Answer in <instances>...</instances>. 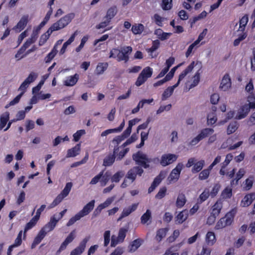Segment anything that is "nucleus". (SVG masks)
Returning <instances> with one entry per match:
<instances>
[{"instance_id": "f704fd0d", "label": "nucleus", "mask_w": 255, "mask_h": 255, "mask_svg": "<svg viewBox=\"0 0 255 255\" xmlns=\"http://www.w3.org/2000/svg\"><path fill=\"white\" fill-rule=\"evenodd\" d=\"M222 208V203L220 200L217 201V202L212 206L211 214L214 216H218L220 214L221 209Z\"/></svg>"}, {"instance_id": "bb28decb", "label": "nucleus", "mask_w": 255, "mask_h": 255, "mask_svg": "<svg viewBox=\"0 0 255 255\" xmlns=\"http://www.w3.org/2000/svg\"><path fill=\"white\" fill-rule=\"evenodd\" d=\"M109 64L107 62H99L96 67L95 73L96 75H100L103 74L107 69Z\"/></svg>"}, {"instance_id": "09e8293b", "label": "nucleus", "mask_w": 255, "mask_h": 255, "mask_svg": "<svg viewBox=\"0 0 255 255\" xmlns=\"http://www.w3.org/2000/svg\"><path fill=\"white\" fill-rule=\"evenodd\" d=\"M201 68L196 72L193 77V81L190 86V88H192L196 86L200 81V75Z\"/></svg>"}, {"instance_id": "c03bdc74", "label": "nucleus", "mask_w": 255, "mask_h": 255, "mask_svg": "<svg viewBox=\"0 0 255 255\" xmlns=\"http://www.w3.org/2000/svg\"><path fill=\"white\" fill-rule=\"evenodd\" d=\"M188 217L187 211L186 210L180 212L176 217V221L179 224H182Z\"/></svg>"}, {"instance_id": "4c0bfd02", "label": "nucleus", "mask_w": 255, "mask_h": 255, "mask_svg": "<svg viewBox=\"0 0 255 255\" xmlns=\"http://www.w3.org/2000/svg\"><path fill=\"white\" fill-rule=\"evenodd\" d=\"M249 21V17L248 14L244 15L239 21L240 26L239 31L243 32L245 30L246 26Z\"/></svg>"}, {"instance_id": "a878e982", "label": "nucleus", "mask_w": 255, "mask_h": 255, "mask_svg": "<svg viewBox=\"0 0 255 255\" xmlns=\"http://www.w3.org/2000/svg\"><path fill=\"white\" fill-rule=\"evenodd\" d=\"M151 212L149 209H147L140 218L141 223L143 225L146 224L149 225L151 223Z\"/></svg>"}, {"instance_id": "ddd939ff", "label": "nucleus", "mask_w": 255, "mask_h": 255, "mask_svg": "<svg viewBox=\"0 0 255 255\" xmlns=\"http://www.w3.org/2000/svg\"><path fill=\"white\" fill-rule=\"evenodd\" d=\"M29 21L28 14L23 15L17 24L13 27V29L17 32H19L23 30Z\"/></svg>"}, {"instance_id": "37998d69", "label": "nucleus", "mask_w": 255, "mask_h": 255, "mask_svg": "<svg viewBox=\"0 0 255 255\" xmlns=\"http://www.w3.org/2000/svg\"><path fill=\"white\" fill-rule=\"evenodd\" d=\"M155 34L157 35L158 36V37L161 40H164L167 39L169 36L171 35V33H167L163 32L162 30L161 29H156L155 31L154 32Z\"/></svg>"}, {"instance_id": "412c9836", "label": "nucleus", "mask_w": 255, "mask_h": 255, "mask_svg": "<svg viewBox=\"0 0 255 255\" xmlns=\"http://www.w3.org/2000/svg\"><path fill=\"white\" fill-rule=\"evenodd\" d=\"M106 173L104 175V171H101L98 175L95 176L91 181V184H95L98 183L101 179L102 181L106 183L109 179V176L107 175Z\"/></svg>"}, {"instance_id": "9b49d317", "label": "nucleus", "mask_w": 255, "mask_h": 255, "mask_svg": "<svg viewBox=\"0 0 255 255\" xmlns=\"http://www.w3.org/2000/svg\"><path fill=\"white\" fill-rule=\"evenodd\" d=\"M143 173V170L141 166H134L128 170L126 178L129 180L130 183H132L135 180L137 175L141 176Z\"/></svg>"}, {"instance_id": "58836bf2", "label": "nucleus", "mask_w": 255, "mask_h": 255, "mask_svg": "<svg viewBox=\"0 0 255 255\" xmlns=\"http://www.w3.org/2000/svg\"><path fill=\"white\" fill-rule=\"evenodd\" d=\"M141 240L137 239L131 242L129 246V252H135L141 245Z\"/></svg>"}, {"instance_id": "69168bd1", "label": "nucleus", "mask_w": 255, "mask_h": 255, "mask_svg": "<svg viewBox=\"0 0 255 255\" xmlns=\"http://www.w3.org/2000/svg\"><path fill=\"white\" fill-rule=\"evenodd\" d=\"M127 230L124 228H121L120 229L118 233V237L121 240V242H123L126 237V233Z\"/></svg>"}, {"instance_id": "aec40b11", "label": "nucleus", "mask_w": 255, "mask_h": 255, "mask_svg": "<svg viewBox=\"0 0 255 255\" xmlns=\"http://www.w3.org/2000/svg\"><path fill=\"white\" fill-rule=\"evenodd\" d=\"M255 198V192H252L247 194L242 199L241 205L243 207H248L250 206Z\"/></svg>"}, {"instance_id": "e433bc0d", "label": "nucleus", "mask_w": 255, "mask_h": 255, "mask_svg": "<svg viewBox=\"0 0 255 255\" xmlns=\"http://www.w3.org/2000/svg\"><path fill=\"white\" fill-rule=\"evenodd\" d=\"M9 119V113L6 112L0 117V129L3 128L6 126Z\"/></svg>"}, {"instance_id": "72a5a7b5", "label": "nucleus", "mask_w": 255, "mask_h": 255, "mask_svg": "<svg viewBox=\"0 0 255 255\" xmlns=\"http://www.w3.org/2000/svg\"><path fill=\"white\" fill-rule=\"evenodd\" d=\"M216 241L215 235L213 232H207L206 236V242L209 246H213Z\"/></svg>"}, {"instance_id": "0e129e2a", "label": "nucleus", "mask_w": 255, "mask_h": 255, "mask_svg": "<svg viewBox=\"0 0 255 255\" xmlns=\"http://www.w3.org/2000/svg\"><path fill=\"white\" fill-rule=\"evenodd\" d=\"M209 174L210 172L208 170L204 169L199 173V179L200 180H205L208 178Z\"/></svg>"}, {"instance_id": "7ed1b4c3", "label": "nucleus", "mask_w": 255, "mask_h": 255, "mask_svg": "<svg viewBox=\"0 0 255 255\" xmlns=\"http://www.w3.org/2000/svg\"><path fill=\"white\" fill-rule=\"evenodd\" d=\"M132 157L137 164L143 167L144 169H146L149 167L148 163L150 162H152L154 163L160 162L159 159L158 157L153 158H148L146 154H143L140 151L133 154Z\"/></svg>"}, {"instance_id": "ea45409f", "label": "nucleus", "mask_w": 255, "mask_h": 255, "mask_svg": "<svg viewBox=\"0 0 255 255\" xmlns=\"http://www.w3.org/2000/svg\"><path fill=\"white\" fill-rule=\"evenodd\" d=\"M205 165V161L203 159L195 163L192 169V172L193 173H197L200 171Z\"/></svg>"}, {"instance_id": "680f3d73", "label": "nucleus", "mask_w": 255, "mask_h": 255, "mask_svg": "<svg viewBox=\"0 0 255 255\" xmlns=\"http://www.w3.org/2000/svg\"><path fill=\"white\" fill-rule=\"evenodd\" d=\"M110 235L111 232L110 231H106L104 234V246L107 247L108 245L110 243Z\"/></svg>"}, {"instance_id": "5fc2aeb1", "label": "nucleus", "mask_w": 255, "mask_h": 255, "mask_svg": "<svg viewBox=\"0 0 255 255\" xmlns=\"http://www.w3.org/2000/svg\"><path fill=\"white\" fill-rule=\"evenodd\" d=\"M129 148L127 147L124 148L119 153L117 152L116 154L117 160H121L129 151Z\"/></svg>"}, {"instance_id": "49530a36", "label": "nucleus", "mask_w": 255, "mask_h": 255, "mask_svg": "<svg viewBox=\"0 0 255 255\" xmlns=\"http://www.w3.org/2000/svg\"><path fill=\"white\" fill-rule=\"evenodd\" d=\"M186 201L185 196L182 193L179 194L176 201V206L178 208L182 207Z\"/></svg>"}, {"instance_id": "39448f33", "label": "nucleus", "mask_w": 255, "mask_h": 255, "mask_svg": "<svg viewBox=\"0 0 255 255\" xmlns=\"http://www.w3.org/2000/svg\"><path fill=\"white\" fill-rule=\"evenodd\" d=\"M117 13V9L116 6H112L109 8L107 11L106 16L104 18L105 20L97 24L96 26V28L99 29L106 27L110 24L111 20L116 15Z\"/></svg>"}, {"instance_id": "774afa93", "label": "nucleus", "mask_w": 255, "mask_h": 255, "mask_svg": "<svg viewBox=\"0 0 255 255\" xmlns=\"http://www.w3.org/2000/svg\"><path fill=\"white\" fill-rule=\"evenodd\" d=\"M76 230H74L71 232L69 235L65 239V241L68 244L71 243L75 238Z\"/></svg>"}, {"instance_id": "2eb2a0df", "label": "nucleus", "mask_w": 255, "mask_h": 255, "mask_svg": "<svg viewBox=\"0 0 255 255\" xmlns=\"http://www.w3.org/2000/svg\"><path fill=\"white\" fill-rule=\"evenodd\" d=\"M90 239L89 237L85 238L80 243L79 246L74 249L70 253V255H80L84 251L86 244Z\"/></svg>"}, {"instance_id": "c85d7f7f", "label": "nucleus", "mask_w": 255, "mask_h": 255, "mask_svg": "<svg viewBox=\"0 0 255 255\" xmlns=\"http://www.w3.org/2000/svg\"><path fill=\"white\" fill-rule=\"evenodd\" d=\"M44 231H42L40 230L39 232H38L37 236L35 237L33 242L31 245V248H33L35 247V246L39 244L41 241L44 238V237L46 236V234L44 233Z\"/></svg>"}, {"instance_id": "f3484780", "label": "nucleus", "mask_w": 255, "mask_h": 255, "mask_svg": "<svg viewBox=\"0 0 255 255\" xmlns=\"http://www.w3.org/2000/svg\"><path fill=\"white\" fill-rule=\"evenodd\" d=\"M231 86V80L230 76L228 74H226L221 82L220 88L224 91H226L228 90Z\"/></svg>"}, {"instance_id": "2f4dec72", "label": "nucleus", "mask_w": 255, "mask_h": 255, "mask_svg": "<svg viewBox=\"0 0 255 255\" xmlns=\"http://www.w3.org/2000/svg\"><path fill=\"white\" fill-rule=\"evenodd\" d=\"M144 29V25L141 23H135L132 25L131 30L134 35L141 34Z\"/></svg>"}, {"instance_id": "4be33fe9", "label": "nucleus", "mask_w": 255, "mask_h": 255, "mask_svg": "<svg viewBox=\"0 0 255 255\" xmlns=\"http://www.w3.org/2000/svg\"><path fill=\"white\" fill-rule=\"evenodd\" d=\"M138 203H134L132 204L131 206H129L127 208H125L123 210L120 217L118 219V220H120L128 216L131 213L134 211L137 208Z\"/></svg>"}, {"instance_id": "a211bd4d", "label": "nucleus", "mask_w": 255, "mask_h": 255, "mask_svg": "<svg viewBox=\"0 0 255 255\" xmlns=\"http://www.w3.org/2000/svg\"><path fill=\"white\" fill-rule=\"evenodd\" d=\"M117 153H115L114 150H113V152L112 153H109L108 154L103 160V166L105 167L111 166H112L116 159V154Z\"/></svg>"}, {"instance_id": "3c124183", "label": "nucleus", "mask_w": 255, "mask_h": 255, "mask_svg": "<svg viewBox=\"0 0 255 255\" xmlns=\"http://www.w3.org/2000/svg\"><path fill=\"white\" fill-rule=\"evenodd\" d=\"M23 94V92H21V93H20L19 95H18L17 96H16V97H15L12 101H11L8 104H7L5 106V108L6 109H7L10 106H13V105L17 104L19 102Z\"/></svg>"}, {"instance_id": "393cba45", "label": "nucleus", "mask_w": 255, "mask_h": 255, "mask_svg": "<svg viewBox=\"0 0 255 255\" xmlns=\"http://www.w3.org/2000/svg\"><path fill=\"white\" fill-rule=\"evenodd\" d=\"M69 193V192H61L54 200L52 203L50 204L49 208H52L58 205L64 198L68 195Z\"/></svg>"}, {"instance_id": "4468645a", "label": "nucleus", "mask_w": 255, "mask_h": 255, "mask_svg": "<svg viewBox=\"0 0 255 255\" xmlns=\"http://www.w3.org/2000/svg\"><path fill=\"white\" fill-rule=\"evenodd\" d=\"M57 223L58 220H56L55 215H54L50 218V221L46 224L41 229V230L44 231V233L46 235L47 233H49L54 229Z\"/></svg>"}, {"instance_id": "13d9d810", "label": "nucleus", "mask_w": 255, "mask_h": 255, "mask_svg": "<svg viewBox=\"0 0 255 255\" xmlns=\"http://www.w3.org/2000/svg\"><path fill=\"white\" fill-rule=\"evenodd\" d=\"M254 181V177L250 176L245 181V189L247 190H249L253 186Z\"/></svg>"}, {"instance_id": "603ef678", "label": "nucleus", "mask_w": 255, "mask_h": 255, "mask_svg": "<svg viewBox=\"0 0 255 255\" xmlns=\"http://www.w3.org/2000/svg\"><path fill=\"white\" fill-rule=\"evenodd\" d=\"M152 19H154V22L158 26L160 27L163 26L162 22L163 21L164 18L160 16L158 14H154Z\"/></svg>"}, {"instance_id": "052dcab7", "label": "nucleus", "mask_w": 255, "mask_h": 255, "mask_svg": "<svg viewBox=\"0 0 255 255\" xmlns=\"http://www.w3.org/2000/svg\"><path fill=\"white\" fill-rule=\"evenodd\" d=\"M233 155L231 153H228L226 156L225 160L221 163L222 167L226 168L233 159Z\"/></svg>"}, {"instance_id": "473e14b6", "label": "nucleus", "mask_w": 255, "mask_h": 255, "mask_svg": "<svg viewBox=\"0 0 255 255\" xmlns=\"http://www.w3.org/2000/svg\"><path fill=\"white\" fill-rule=\"evenodd\" d=\"M160 46V42L158 40H155L152 41V46L150 48L146 49V51L148 53H150V56L152 58L156 57L157 55H155L154 56L152 55V53L156 50Z\"/></svg>"}, {"instance_id": "8fccbe9b", "label": "nucleus", "mask_w": 255, "mask_h": 255, "mask_svg": "<svg viewBox=\"0 0 255 255\" xmlns=\"http://www.w3.org/2000/svg\"><path fill=\"white\" fill-rule=\"evenodd\" d=\"M217 121L216 114L214 113H211L207 116V124L208 125H212L214 124Z\"/></svg>"}, {"instance_id": "f03ea898", "label": "nucleus", "mask_w": 255, "mask_h": 255, "mask_svg": "<svg viewBox=\"0 0 255 255\" xmlns=\"http://www.w3.org/2000/svg\"><path fill=\"white\" fill-rule=\"evenodd\" d=\"M195 66V62H192L179 75L178 80L177 82L172 86L166 88L164 91L163 92L162 97L161 100L162 101H165L169 97H170L172 93H173L174 89L176 87H177L180 83V81L182 80L190 72H191L194 68Z\"/></svg>"}, {"instance_id": "6e6552de", "label": "nucleus", "mask_w": 255, "mask_h": 255, "mask_svg": "<svg viewBox=\"0 0 255 255\" xmlns=\"http://www.w3.org/2000/svg\"><path fill=\"white\" fill-rule=\"evenodd\" d=\"M183 167L184 165L182 163L180 162L177 164L176 166L172 170L167 177V181L168 184L174 183L178 181Z\"/></svg>"}, {"instance_id": "cd10ccee", "label": "nucleus", "mask_w": 255, "mask_h": 255, "mask_svg": "<svg viewBox=\"0 0 255 255\" xmlns=\"http://www.w3.org/2000/svg\"><path fill=\"white\" fill-rule=\"evenodd\" d=\"M125 138L122 135L116 136L114 139L112 140V142L114 144V147L113 150H114L115 153L118 152L119 150L120 143L123 141Z\"/></svg>"}, {"instance_id": "dca6fc26", "label": "nucleus", "mask_w": 255, "mask_h": 255, "mask_svg": "<svg viewBox=\"0 0 255 255\" xmlns=\"http://www.w3.org/2000/svg\"><path fill=\"white\" fill-rule=\"evenodd\" d=\"M166 173V172L164 171H161L159 175L154 178L148 191H153L165 178Z\"/></svg>"}, {"instance_id": "79ce46f5", "label": "nucleus", "mask_w": 255, "mask_h": 255, "mask_svg": "<svg viewBox=\"0 0 255 255\" xmlns=\"http://www.w3.org/2000/svg\"><path fill=\"white\" fill-rule=\"evenodd\" d=\"M239 124L237 121H233L230 123L228 126L227 132L228 134H231L235 132L238 128Z\"/></svg>"}, {"instance_id": "bf43d9fd", "label": "nucleus", "mask_w": 255, "mask_h": 255, "mask_svg": "<svg viewBox=\"0 0 255 255\" xmlns=\"http://www.w3.org/2000/svg\"><path fill=\"white\" fill-rule=\"evenodd\" d=\"M88 38L89 37L88 35H86L83 37V38L81 39L80 45L75 49V51L77 52H80L81 50V49L83 48L85 43L87 41Z\"/></svg>"}, {"instance_id": "f8f14e48", "label": "nucleus", "mask_w": 255, "mask_h": 255, "mask_svg": "<svg viewBox=\"0 0 255 255\" xmlns=\"http://www.w3.org/2000/svg\"><path fill=\"white\" fill-rule=\"evenodd\" d=\"M177 158L178 156L174 154H164L161 157L160 164L163 167L166 166L175 161Z\"/></svg>"}, {"instance_id": "c9c22d12", "label": "nucleus", "mask_w": 255, "mask_h": 255, "mask_svg": "<svg viewBox=\"0 0 255 255\" xmlns=\"http://www.w3.org/2000/svg\"><path fill=\"white\" fill-rule=\"evenodd\" d=\"M58 50L56 48V45H55L50 52H49L44 58V61L46 63H50L51 60L55 57Z\"/></svg>"}, {"instance_id": "f257e3e1", "label": "nucleus", "mask_w": 255, "mask_h": 255, "mask_svg": "<svg viewBox=\"0 0 255 255\" xmlns=\"http://www.w3.org/2000/svg\"><path fill=\"white\" fill-rule=\"evenodd\" d=\"M132 51V48L129 46H125L120 49L116 48H113L110 52L109 58H117L118 61H124L128 62L129 59V55Z\"/></svg>"}, {"instance_id": "338daca9", "label": "nucleus", "mask_w": 255, "mask_h": 255, "mask_svg": "<svg viewBox=\"0 0 255 255\" xmlns=\"http://www.w3.org/2000/svg\"><path fill=\"white\" fill-rule=\"evenodd\" d=\"M120 241L118 237L113 235L111 237V246L112 247H115L118 244L123 243Z\"/></svg>"}, {"instance_id": "c756f323", "label": "nucleus", "mask_w": 255, "mask_h": 255, "mask_svg": "<svg viewBox=\"0 0 255 255\" xmlns=\"http://www.w3.org/2000/svg\"><path fill=\"white\" fill-rule=\"evenodd\" d=\"M168 231V228H160L158 229L156 232V236L155 239L158 242H160L166 235Z\"/></svg>"}, {"instance_id": "9d476101", "label": "nucleus", "mask_w": 255, "mask_h": 255, "mask_svg": "<svg viewBox=\"0 0 255 255\" xmlns=\"http://www.w3.org/2000/svg\"><path fill=\"white\" fill-rule=\"evenodd\" d=\"M214 132V129L211 128H205L202 129L200 132L189 142L190 145H195L203 138Z\"/></svg>"}, {"instance_id": "6ab92c4d", "label": "nucleus", "mask_w": 255, "mask_h": 255, "mask_svg": "<svg viewBox=\"0 0 255 255\" xmlns=\"http://www.w3.org/2000/svg\"><path fill=\"white\" fill-rule=\"evenodd\" d=\"M95 200H93L87 204L78 213L82 217L87 215L93 209L94 207Z\"/></svg>"}, {"instance_id": "a18cd8bd", "label": "nucleus", "mask_w": 255, "mask_h": 255, "mask_svg": "<svg viewBox=\"0 0 255 255\" xmlns=\"http://www.w3.org/2000/svg\"><path fill=\"white\" fill-rule=\"evenodd\" d=\"M125 172L123 170H120L115 173L111 178L112 182H119L121 179L125 175Z\"/></svg>"}, {"instance_id": "6e6d98bb", "label": "nucleus", "mask_w": 255, "mask_h": 255, "mask_svg": "<svg viewBox=\"0 0 255 255\" xmlns=\"http://www.w3.org/2000/svg\"><path fill=\"white\" fill-rule=\"evenodd\" d=\"M89 158V154L88 152L86 153L85 157L80 161L74 162L71 165V167H76L81 164L85 163Z\"/></svg>"}, {"instance_id": "b1692460", "label": "nucleus", "mask_w": 255, "mask_h": 255, "mask_svg": "<svg viewBox=\"0 0 255 255\" xmlns=\"http://www.w3.org/2000/svg\"><path fill=\"white\" fill-rule=\"evenodd\" d=\"M81 150V143L77 144L74 147L67 150V157H75L79 154Z\"/></svg>"}, {"instance_id": "423d86ee", "label": "nucleus", "mask_w": 255, "mask_h": 255, "mask_svg": "<svg viewBox=\"0 0 255 255\" xmlns=\"http://www.w3.org/2000/svg\"><path fill=\"white\" fill-rule=\"evenodd\" d=\"M74 17L75 14L73 12L65 15L57 22L53 24V29L60 30L66 27L69 23L71 22Z\"/></svg>"}, {"instance_id": "20e7f679", "label": "nucleus", "mask_w": 255, "mask_h": 255, "mask_svg": "<svg viewBox=\"0 0 255 255\" xmlns=\"http://www.w3.org/2000/svg\"><path fill=\"white\" fill-rule=\"evenodd\" d=\"M237 213L236 209H233L226 213L225 216L221 218L216 225L215 229L219 230L230 226L232 223L235 216Z\"/></svg>"}, {"instance_id": "7c9ffc66", "label": "nucleus", "mask_w": 255, "mask_h": 255, "mask_svg": "<svg viewBox=\"0 0 255 255\" xmlns=\"http://www.w3.org/2000/svg\"><path fill=\"white\" fill-rule=\"evenodd\" d=\"M39 220L36 218L35 217H33L29 222H28L24 229L23 231V237L25 238L26 236V232L30 229H32L33 227L35 226L37 222Z\"/></svg>"}, {"instance_id": "0eeeda50", "label": "nucleus", "mask_w": 255, "mask_h": 255, "mask_svg": "<svg viewBox=\"0 0 255 255\" xmlns=\"http://www.w3.org/2000/svg\"><path fill=\"white\" fill-rule=\"evenodd\" d=\"M153 74L152 68L147 66L143 69L139 74L135 83L136 86L139 87L144 84L148 78H150Z\"/></svg>"}, {"instance_id": "e2e57ef3", "label": "nucleus", "mask_w": 255, "mask_h": 255, "mask_svg": "<svg viewBox=\"0 0 255 255\" xmlns=\"http://www.w3.org/2000/svg\"><path fill=\"white\" fill-rule=\"evenodd\" d=\"M37 74L32 72L29 74L28 76L26 78V79L24 81L27 82V83L29 84L30 83L34 81L37 78Z\"/></svg>"}, {"instance_id": "1a4fd4ad", "label": "nucleus", "mask_w": 255, "mask_h": 255, "mask_svg": "<svg viewBox=\"0 0 255 255\" xmlns=\"http://www.w3.org/2000/svg\"><path fill=\"white\" fill-rule=\"evenodd\" d=\"M254 108H255V104L251 102L241 106L238 110L235 119L239 120L245 118L251 109Z\"/></svg>"}, {"instance_id": "5701e85b", "label": "nucleus", "mask_w": 255, "mask_h": 255, "mask_svg": "<svg viewBox=\"0 0 255 255\" xmlns=\"http://www.w3.org/2000/svg\"><path fill=\"white\" fill-rule=\"evenodd\" d=\"M79 78V75L76 73L73 76L67 77L64 84L66 86H73L78 82Z\"/></svg>"}, {"instance_id": "864d4df0", "label": "nucleus", "mask_w": 255, "mask_h": 255, "mask_svg": "<svg viewBox=\"0 0 255 255\" xmlns=\"http://www.w3.org/2000/svg\"><path fill=\"white\" fill-rule=\"evenodd\" d=\"M82 218V216L78 213L74 216L72 217L66 224L67 227H70L73 225L77 221L79 220Z\"/></svg>"}, {"instance_id": "a19ab883", "label": "nucleus", "mask_w": 255, "mask_h": 255, "mask_svg": "<svg viewBox=\"0 0 255 255\" xmlns=\"http://www.w3.org/2000/svg\"><path fill=\"white\" fill-rule=\"evenodd\" d=\"M76 35V32H75L73 34H72V35L68 39V40L64 43V44H63V46L60 50L61 54H62L65 52V50H66L68 45H70L72 42H73L74 41Z\"/></svg>"}, {"instance_id": "4d7b16f0", "label": "nucleus", "mask_w": 255, "mask_h": 255, "mask_svg": "<svg viewBox=\"0 0 255 255\" xmlns=\"http://www.w3.org/2000/svg\"><path fill=\"white\" fill-rule=\"evenodd\" d=\"M86 132L84 129H80L77 130L75 133L73 134V140L77 142L79 140L82 135L85 134Z\"/></svg>"}, {"instance_id": "de8ad7c7", "label": "nucleus", "mask_w": 255, "mask_h": 255, "mask_svg": "<svg viewBox=\"0 0 255 255\" xmlns=\"http://www.w3.org/2000/svg\"><path fill=\"white\" fill-rule=\"evenodd\" d=\"M161 6L164 10L171 9L172 7V0H162Z\"/></svg>"}]
</instances>
